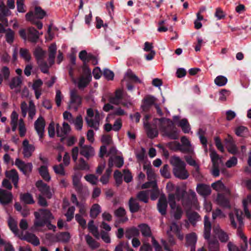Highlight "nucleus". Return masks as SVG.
<instances>
[{"label":"nucleus","mask_w":251,"mask_h":251,"mask_svg":"<svg viewBox=\"0 0 251 251\" xmlns=\"http://www.w3.org/2000/svg\"><path fill=\"white\" fill-rule=\"evenodd\" d=\"M33 14L36 19H42L46 15V12L41 7L36 6Z\"/></svg>","instance_id":"40"},{"label":"nucleus","mask_w":251,"mask_h":251,"mask_svg":"<svg viewBox=\"0 0 251 251\" xmlns=\"http://www.w3.org/2000/svg\"><path fill=\"white\" fill-rule=\"evenodd\" d=\"M114 177L117 186H120L123 182V175L120 171L116 170L114 173Z\"/></svg>","instance_id":"50"},{"label":"nucleus","mask_w":251,"mask_h":251,"mask_svg":"<svg viewBox=\"0 0 251 251\" xmlns=\"http://www.w3.org/2000/svg\"><path fill=\"white\" fill-rule=\"evenodd\" d=\"M53 168L54 172L56 174L60 175L61 176H64L65 175V172L62 164H60L59 165H54Z\"/></svg>","instance_id":"60"},{"label":"nucleus","mask_w":251,"mask_h":251,"mask_svg":"<svg viewBox=\"0 0 251 251\" xmlns=\"http://www.w3.org/2000/svg\"><path fill=\"white\" fill-rule=\"evenodd\" d=\"M12 200V195L10 192L0 188V202L3 205L10 203Z\"/></svg>","instance_id":"16"},{"label":"nucleus","mask_w":251,"mask_h":251,"mask_svg":"<svg viewBox=\"0 0 251 251\" xmlns=\"http://www.w3.org/2000/svg\"><path fill=\"white\" fill-rule=\"evenodd\" d=\"M167 207L168 202L166 198L164 196H161L157 204V210L162 215L164 216L166 214Z\"/></svg>","instance_id":"14"},{"label":"nucleus","mask_w":251,"mask_h":251,"mask_svg":"<svg viewBox=\"0 0 251 251\" xmlns=\"http://www.w3.org/2000/svg\"><path fill=\"white\" fill-rule=\"evenodd\" d=\"M15 165L18 169L23 172V173L26 176L29 175V174L31 172L33 166L31 163L28 162L25 163L24 161L17 158L15 160Z\"/></svg>","instance_id":"8"},{"label":"nucleus","mask_w":251,"mask_h":251,"mask_svg":"<svg viewBox=\"0 0 251 251\" xmlns=\"http://www.w3.org/2000/svg\"><path fill=\"white\" fill-rule=\"evenodd\" d=\"M20 55L26 61L28 62L31 59V55L28 50L26 49L21 48L20 50Z\"/></svg>","instance_id":"47"},{"label":"nucleus","mask_w":251,"mask_h":251,"mask_svg":"<svg viewBox=\"0 0 251 251\" xmlns=\"http://www.w3.org/2000/svg\"><path fill=\"white\" fill-rule=\"evenodd\" d=\"M226 140L227 143L226 148L228 152L233 154H236L238 152V150L234 143L233 138L229 136Z\"/></svg>","instance_id":"25"},{"label":"nucleus","mask_w":251,"mask_h":251,"mask_svg":"<svg viewBox=\"0 0 251 251\" xmlns=\"http://www.w3.org/2000/svg\"><path fill=\"white\" fill-rule=\"evenodd\" d=\"M20 199L22 201L26 204H32L35 202L32 195L29 193L21 194Z\"/></svg>","instance_id":"31"},{"label":"nucleus","mask_w":251,"mask_h":251,"mask_svg":"<svg viewBox=\"0 0 251 251\" xmlns=\"http://www.w3.org/2000/svg\"><path fill=\"white\" fill-rule=\"evenodd\" d=\"M80 153L81 155L89 159L91 157L94 155V149L91 146L84 145L80 148Z\"/></svg>","instance_id":"18"},{"label":"nucleus","mask_w":251,"mask_h":251,"mask_svg":"<svg viewBox=\"0 0 251 251\" xmlns=\"http://www.w3.org/2000/svg\"><path fill=\"white\" fill-rule=\"evenodd\" d=\"M176 199L175 194L171 193L169 194L168 202L169 203L171 210H174L176 207Z\"/></svg>","instance_id":"49"},{"label":"nucleus","mask_w":251,"mask_h":251,"mask_svg":"<svg viewBox=\"0 0 251 251\" xmlns=\"http://www.w3.org/2000/svg\"><path fill=\"white\" fill-rule=\"evenodd\" d=\"M203 131L202 129L200 128L199 130L198 134H199V138L201 144L202 145L203 148L204 149L205 151L207 152V140L206 138L202 135Z\"/></svg>","instance_id":"43"},{"label":"nucleus","mask_w":251,"mask_h":251,"mask_svg":"<svg viewBox=\"0 0 251 251\" xmlns=\"http://www.w3.org/2000/svg\"><path fill=\"white\" fill-rule=\"evenodd\" d=\"M238 235L242 240V243H240V249L241 251H246L248 248V240L247 237L240 230L239 228L238 229Z\"/></svg>","instance_id":"34"},{"label":"nucleus","mask_w":251,"mask_h":251,"mask_svg":"<svg viewBox=\"0 0 251 251\" xmlns=\"http://www.w3.org/2000/svg\"><path fill=\"white\" fill-rule=\"evenodd\" d=\"M75 209V207L74 206H70L68 208L67 212L65 214V216L67 217V221L68 222L71 221L73 219Z\"/></svg>","instance_id":"52"},{"label":"nucleus","mask_w":251,"mask_h":251,"mask_svg":"<svg viewBox=\"0 0 251 251\" xmlns=\"http://www.w3.org/2000/svg\"><path fill=\"white\" fill-rule=\"evenodd\" d=\"M126 212L125 208L123 207H120L114 211V215L115 216L120 218L119 223H124L127 222L128 220L127 216H126Z\"/></svg>","instance_id":"20"},{"label":"nucleus","mask_w":251,"mask_h":251,"mask_svg":"<svg viewBox=\"0 0 251 251\" xmlns=\"http://www.w3.org/2000/svg\"><path fill=\"white\" fill-rule=\"evenodd\" d=\"M139 234V230L135 226L127 228L125 232L126 237L128 239H131L133 237H137Z\"/></svg>","instance_id":"26"},{"label":"nucleus","mask_w":251,"mask_h":251,"mask_svg":"<svg viewBox=\"0 0 251 251\" xmlns=\"http://www.w3.org/2000/svg\"><path fill=\"white\" fill-rule=\"evenodd\" d=\"M101 211L100 206L98 203H95L92 206L90 211V216L92 219H96Z\"/></svg>","instance_id":"30"},{"label":"nucleus","mask_w":251,"mask_h":251,"mask_svg":"<svg viewBox=\"0 0 251 251\" xmlns=\"http://www.w3.org/2000/svg\"><path fill=\"white\" fill-rule=\"evenodd\" d=\"M137 199L145 203H147L149 201L148 195L146 191H140L136 196Z\"/></svg>","instance_id":"45"},{"label":"nucleus","mask_w":251,"mask_h":251,"mask_svg":"<svg viewBox=\"0 0 251 251\" xmlns=\"http://www.w3.org/2000/svg\"><path fill=\"white\" fill-rule=\"evenodd\" d=\"M19 134L21 137L25 136L26 132V128L23 119H20L19 123Z\"/></svg>","instance_id":"56"},{"label":"nucleus","mask_w":251,"mask_h":251,"mask_svg":"<svg viewBox=\"0 0 251 251\" xmlns=\"http://www.w3.org/2000/svg\"><path fill=\"white\" fill-rule=\"evenodd\" d=\"M83 72L84 75L80 77L77 85L80 89L86 87L92 79L91 72L90 69H83Z\"/></svg>","instance_id":"7"},{"label":"nucleus","mask_w":251,"mask_h":251,"mask_svg":"<svg viewBox=\"0 0 251 251\" xmlns=\"http://www.w3.org/2000/svg\"><path fill=\"white\" fill-rule=\"evenodd\" d=\"M38 171L42 177L47 181L50 179V176L48 172V168L46 166L42 165L39 169Z\"/></svg>","instance_id":"33"},{"label":"nucleus","mask_w":251,"mask_h":251,"mask_svg":"<svg viewBox=\"0 0 251 251\" xmlns=\"http://www.w3.org/2000/svg\"><path fill=\"white\" fill-rule=\"evenodd\" d=\"M22 240L26 241L31 243L34 246H37L40 244L38 238L34 234L27 232L21 238Z\"/></svg>","instance_id":"19"},{"label":"nucleus","mask_w":251,"mask_h":251,"mask_svg":"<svg viewBox=\"0 0 251 251\" xmlns=\"http://www.w3.org/2000/svg\"><path fill=\"white\" fill-rule=\"evenodd\" d=\"M20 36L24 40L36 44L40 38V32L34 27H28L26 29H21L19 31Z\"/></svg>","instance_id":"5"},{"label":"nucleus","mask_w":251,"mask_h":251,"mask_svg":"<svg viewBox=\"0 0 251 251\" xmlns=\"http://www.w3.org/2000/svg\"><path fill=\"white\" fill-rule=\"evenodd\" d=\"M36 186L41 193L48 199H50L52 196L50 187L42 180H40L36 182Z\"/></svg>","instance_id":"11"},{"label":"nucleus","mask_w":251,"mask_h":251,"mask_svg":"<svg viewBox=\"0 0 251 251\" xmlns=\"http://www.w3.org/2000/svg\"><path fill=\"white\" fill-rule=\"evenodd\" d=\"M22 82V79L20 77H14L11 80V81L10 83V87L11 89H13L15 88L20 86Z\"/></svg>","instance_id":"48"},{"label":"nucleus","mask_w":251,"mask_h":251,"mask_svg":"<svg viewBox=\"0 0 251 251\" xmlns=\"http://www.w3.org/2000/svg\"><path fill=\"white\" fill-rule=\"evenodd\" d=\"M5 38L7 42L10 44L14 41V32L10 28H8L7 32L5 34Z\"/></svg>","instance_id":"53"},{"label":"nucleus","mask_w":251,"mask_h":251,"mask_svg":"<svg viewBox=\"0 0 251 251\" xmlns=\"http://www.w3.org/2000/svg\"><path fill=\"white\" fill-rule=\"evenodd\" d=\"M213 231L216 237H217L221 242L226 243L229 240L228 234L224 231L218 225L213 226Z\"/></svg>","instance_id":"10"},{"label":"nucleus","mask_w":251,"mask_h":251,"mask_svg":"<svg viewBox=\"0 0 251 251\" xmlns=\"http://www.w3.org/2000/svg\"><path fill=\"white\" fill-rule=\"evenodd\" d=\"M25 18L27 21H30L32 24L36 25L37 28L39 29H41L43 27V24L41 22L38 21L35 18V16L33 14L32 11H30L27 13L25 15Z\"/></svg>","instance_id":"21"},{"label":"nucleus","mask_w":251,"mask_h":251,"mask_svg":"<svg viewBox=\"0 0 251 251\" xmlns=\"http://www.w3.org/2000/svg\"><path fill=\"white\" fill-rule=\"evenodd\" d=\"M85 240L87 244L92 249L98 248L100 246L99 244L89 235L85 236Z\"/></svg>","instance_id":"39"},{"label":"nucleus","mask_w":251,"mask_h":251,"mask_svg":"<svg viewBox=\"0 0 251 251\" xmlns=\"http://www.w3.org/2000/svg\"><path fill=\"white\" fill-rule=\"evenodd\" d=\"M197 193L203 198H206L211 194V189L209 185L204 183H198L197 185Z\"/></svg>","instance_id":"12"},{"label":"nucleus","mask_w":251,"mask_h":251,"mask_svg":"<svg viewBox=\"0 0 251 251\" xmlns=\"http://www.w3.org/2000/svg\"><path fill=\"white\" fill-rule=\"evenodd\" d=\"M217 200L220 206L224 208H230L229 201L224 195L219 194L217 196Z\"/></svg>","instance_id":"24"},{"label":"nucleus","mask_w":251,"mask_h":251,"mask_svg":"<svg viewBox=\"0 0 251 251\" xmlns=\"http://www.w3.org/2000/svg\"><path fill=\"white\" fill-rule=\"evenodd\" d=\"M45 126V121L41 116H39L34 123V128L40 139H42L44 137Z\"/></svg>","instance_id":"9"},{"label":"nucleus","mask_w":251,"mask_h":251,"mask_svg":"<svg viewBox=\"0 0 251 251\" xmlns=\"http://www.w3.org/2000/svg\"><path fill=\"white\" fill-rule=\"evenodd\" d=\"M248 204H251V196L248 195L246 199L243 201V205L244 207V210L246 217L248 219H250L251 215L249 209L248 207Z\"/></svg>","instance_id":"35"},{"label":"nucleus","mask_w":251,"mask_h":251,"mask_svg":"<svg viewBox=\"0 0 251 251\" xmlns=\"http://www.w3.org/2000/svg\"><path fill=\"white\" fill-rule=\"evenodd\" d=\"M159 121V128L164 135L173 140L178 139L179 131L175 126L174 123L170 119L161 118H154L153 123L156 124Z\"/></svg>","instance_id":"1"},{"label":"nucleus","mask_w":251,"mask_h":251,"mask_svg":"<svg viewBox=\"0 0 251 251\" xmlns=\"http://www.w3.org/2000/svg\"><path fill=\"white\" fill-rule=\"evenodd\" d=\"M157 183L155 180L147 182L142 184L141 188L143 189L152 187L153 190L157 189Z\"/></svg>","instance_id":"59"},{"label":"nucleus","mask_w":251,"mask_h":251,"mask_svg":"<svg viewBox=\"0 0 251 251\" xmlns=\"http://www.w3.org/2000/svg\"><path fill=\"white\" fill-rule=\"evenodd\" d=\"M124 174V181L126 183H129L132 180V176L129 170L125 169L123 170Z\"/></svg>","instance_id":"64"},{"label":"nucleus","mask_w":251,"mask_h":251,"mask_svg":"<svg viewBox=\"0 0 251 251\" xmlns=\"http://www.w3.org/2000/svg\"><path fill=\"white\" fill-rule=\"evenodd\" d=\"M24 156L25 158H29L32 155V152L35 150V147L33 145L29 144L27 139H25L23 142Z\"/></svg>","instance_id":"15"},{"label":"nucleus","mask_w":251,"mask_h":251,"mask_svg":"<svg viewBox=\"0 0 251 251\" xmlns=\"http://www.w3.org/2000/svg\"><path fill=\"white\" fill-rule=\"evenodd\" d=\"M178 126L181 127L182 131L185 133H188L190 130V126L186 119H183L179 122Z\"/></svg>","instance_id":"36"},{"label":"nucleus","mask_w":251,"mask_h":251,"mask_svg":"<svg viewBox=\"0 0 251 251\" xmlns=\"http://www.w3.org/2000/svg\"><path fill=\"white\" fill-rule=\"evenodd\" d=\"M144 128L146 130L147 134L149 138L153 139L157 136L158 132L156 125L154 127H152L149 122L144 121Z\"/></svg>","instance_id":"17"},{"label":"nucleus","mask_w":251,"mask_h":251,"mask_svg":"<svg viewBox=\"0 0 251 251\" xmlns=\"http://www.w3.org/2000/svg\"><path fill=\"white\" fill-rule=\"evenodd\" d=\"M171 213L173 214V217L176 221L180 220L183 214V210L179 205H176V207L174 210H172Z\"/></svg>","instance_id":"38"},{"label":"nucleus","mask_w":251,"mask_h":251,"mask_svg":"<svg viewBox=\"0 0 251 251\" xmlns=\"http://www.w3.org/2000/svg\"><path fill=\"white\" fill-rule=\"evenodd\" d=\"M8 225L10 230L15 234L18 233L19 229L17 226V223L15 220L10 217L8 221Z\"/></svg>","instance_id":"37"},{"label":"nucleus","mask_w":251,"mask_h":251,"mask_svg":"<svg viewBox=\"0 0 251 251\" xmlns=\"http://www.w3.org/2000/svg\"><path fill=\"white\" fill-rule=\"evenodd\" d=\"M45 53V51L39 46L37 47L33 51V55L37 62L44 59Z\"/></svg>","instance_id":"32"},{"label":"nucleus","mask_w":251,"mask_h":251,"mask_svg":"<svg viewBox=\"0 0 251 251\" xmlns=\"http://www.w3.org/2000/svg\"><path fill=\"white\" fill-rule=\"evenodd\" d=\"M73 184L77 193L78 194H81L82 193L83 187L82 184L80 183L79 180L76 177H74Z\"/></svg>","instance_id":"42"},{"label":"nucleus","mask_w":251,"mask_h":251,"mask_svg":"<svg viewBox=\"0 0 251 251\" xmlns=\"http://www.w3.org/2000/svg\"><path fill=\"white\" fill-rule=\"evenodd\" d=\"M91 53H88L85 50H82L79 53V58L83 62L82 69H89L87 65L89 59V55Z\"/></svg>","instance_id":"28"},{"label":"nucleus","mask_w":251,"mask_h":251,"mask_svg":"<svg viewBox=\"0 0 251 251\" xmlns=\"http://www.w3.org/2000/svg\"><path fill=\"white\" fill-rule=\"evenodd\" d=\"M37 63L40 68L41 72L44 74H47L49 72V66L48 65L44 59L38 61Z\"/></svg>","instance_id":"51"},{"label":"nucleus","mask_w":251,"mask_h":251,"mask_svg":"<svg viewBox=\"0 0 251 251\" xmlns=\"http://www.w3.org/2000/svg\"><path fill=\"white\" fill-rule=\"evenodd\" d=\"M156 100V98L153 96H146L143 100V104L141 106L143 111L145 112H148L151 106H155Z\"/></svg>","instance_id":"13"},{"label":"nucleus","mask_w":251,"mask_h":251,"mask_svg":"<svg viewBox=\"0 0 251 251\" xmlns=\"http://www.w3.org/2000/svg\"><path fill=\"white\" fill-rule=\"evenodd\" d=\"M10 13V11L6 7L3 2L0 1V16H8Z\"/></svg>","instance_id":"55"},{"label":"nucleus","mask_w":251,"mask_h":251,"mask_svg":"<svg viewBox=\"0 0 251 251\" xmlns=\"http://www.w3.org/2000/svg\"><path fill=\"white\" fill-rule=\"evenodd\" d=\"M5 175L6 176L11 179L12 181L19 180L18 174L15 169H12L10 171H6Z\"/></svg>","instance_id":"41"},{"label":"nucleus","mask_w":251,"mask_h":251,"mask_svg":"<svg viewBox=\"0 0 251 251\" xmlns=\"http://www.w3.org/2000/svg\"><path fill=\"white\" fill-rule=\"evenodd\" d=\"M210 157L213 166L219 165L218 161L220 159L219 155L215 151H212L210 153Z\"/></svg>","instance_id":"57"},{"label":"nucleus","mask_w":251,"mask_h":251,"mask_svg":"<svg viewBox=\"0 0 251 251\" xmlns=\"http://www.w3.org/2000/svg\"><path fill=\"white\" fill-rule=\"evenodd\" d=\"M41 213L35 211L34 213L36 220L34 222V226L36 227H43L46 225L47 222L51 221L54 218L51 212L46 209H40Z\"/></svg>","instance_id":"4"},{"label":"nucleus","mask_w":251,"mask_h":251,"mask_svg":"<svg viewBox=\"0 0 251 251\" xmlns=\"http://www.w3.org/2000/svg\"><path fill=\"white\" fill-rule=\"evenodd\" d=\"M204 238L208 243L209 251H219L220 244L219 241L215 237L210 238L211 224L207 215H205L204 217Z\"/></svg>","instance_id":"3"},{"label":"nucleus","mask_w":251,"mask_h":251,"mask_svg":"<svg viewBox=\"0 0 251 251\" xmlns=\"http://www.w3.org/2000/svg\"><path fill=\"white\" fill-rule=\"evenodd\" d=\"M143 168L145 170H146L147 171L146 173L147 175L148 179L149 180L154 179L155 174L153 171L152 169L147 165H144Z\"/></svg>","instance_id":"58"},{"label":"nucleus","mask_w":251,"mask_h":251,"mask_svg":"<svg viewBox=\"0 0 251 251\" xmlns=\"http://www.w3.org/2000/svg\"><path fill=\"white\" fill-rule=\"evenodd\" d=\"M170 163L174 166L173 172L176 177L182 180L186 179L188 177L189 174L185 168L186 164L179 157H172Z\"/></svg>","instance_id":"2"},{"label":"nucleus","mask_w":251,"mask_h":251,"mask_svg":"<svg viewBox=\"0 0 251 251\" xmlns=\"http://www.w3.org/2000/svg\"><path fill=\"white\" fill-rule=\"evenodd\" d=\"M180 140L182 146H183L182 147V148H187L188 150V151L187 152H190L191 144L188 138L186 136H184L181 138Z\"/></svg>","instance_id":"63"},{"label":"nucleus","mask_w":251,"mask_h":251,"mask_svg":"<svg viewBox=\"0 0 251 251\" xmlns=\"http://www.w3.org/2000/svg\"><path fill=\"white\" fill-rule=\"evenodd\" d=\"M186 245L187 246H196V244L197 240L196 234L194 232H192L187 234L186 236Z\"/></svg>","instance_id":"29"},{"label":"nucleus","mask_w":251,"mask_h":251,"mask_svg":"<svg viewBox=\"0 0 251 251\" xmlns=\"http://www.w3.org/2000/svg\"><path fill=\"white\" fill-rule=\"evenodd\" d=\"M168 147L174 151H180L182 152H187V148H182V146L177 141H172L167 144Z\"/></svg>","instance_id":"22"},{"label":"nucleus","mask_w":251,"mask_h":251,"mask_svg":"<svg viewBox=\"0 0 251 251\" xmlns=\"http://www.w3.org/2000/svg\"><path fill=\"white\" fill-rule=\"evenodd\" d=\"M28 116L32 119L36 113V109L34 103L32 100H30L29 102V107L28 109Z\"/></svg>","instance_id":"54"},{"label":"nucleus","mask_w":251,"mask_h":251,"mask_svg":"<svg viewBox=\"0 0 251 251\" xmlns=\"http://www.w3.org/2000/svg\"><path fill=\"white\" fill-rule=\"evenodd\" d=\"M139 231L140 230L144 237H149L151 236V232L150 227L146 224H141L138 225Z\"/></svg>","instance_id":"27"},{"label":"nucleus","mask_w":251,"mask_h":251,"mask_svg":"<svg viewBox=\"0 0 251 251\" xmlns=\"http://www.w3.org/2000/svg\"><path fill=\"white\" fill-rule=\"evenodd\" d=\"M103 75L105 78L108 80H113L114 76V73L112 71L106 68L103 70Z\"/></svg>","instance_id":"62"},{"label":"nucleus","mask_w":251,"mask_h":251,"mask_svg":"<svg viewBox=\"0 0 251 251\" xmlns=\"http://www.w3.org/2000/svg\"><path fill=\"white\" fill-rule=\"evenodd\" d=\"M84 178L86 181L89 182L93 185L97 184L98 177L94 175H87L84 176Z\"/></svg>","instance_id":"61"},{"label":"nucleus","mask_w":251,"mask_h":251,"mask_svg":"<svg viewBox=\"0 0 251 251\" xmlns=\"http://www.w3.org/2000/svg\"><path fill=\"white\" fill-rule=\"evenodd\" d=\"M128 206L129 211L131 213H135L137 212L140 209V206L136 199L131 197L128 201Z\"/></svg>","instance_id":"23"},{"label":"nucleus","mask_w":251,"mask_h":251,"mask_svg":"<svg viewBox=\"0 0 251 251\" xmlns=\"http://www.w3.org/2000/svg\"><path fill=\"white\" fill-rule=\"evenodd\" d=\"M82 103V98L77 93L75 90H72L70 92V100L68 105V109L74 108L76 111Z\"/></svg>","instance_id":"6"},{"label":"nucleus","mask_w":251,"mask_h":251,"mask_svg":"<svg viewBox=\"0 0 251 251\" xmlns=\"http://www.w3.org/2000/svg\"><path fill=\"white\" fill-rule=\"evenodd\" d=\"M57 238L59 241H61L64 243H67L70 239V235L68 232H62L57 235Z\"/></svg>","instance_id":"44"},{"label":"nucleus","mask_w":251,"mask_h":251,"mask_svg":"<svg viewBox=\"0 0 251 251\" xmlns=\"http://www.w3.org/2000/svg\"><path fill=\"white\" fill-rule=\"evenodd\" d=\"M214 82L217 85L219 86H223L226 84L227 79L224 76L219 75L216 77L214 80Z\"/></svg>","instance_id":"46"}]
</instances>
